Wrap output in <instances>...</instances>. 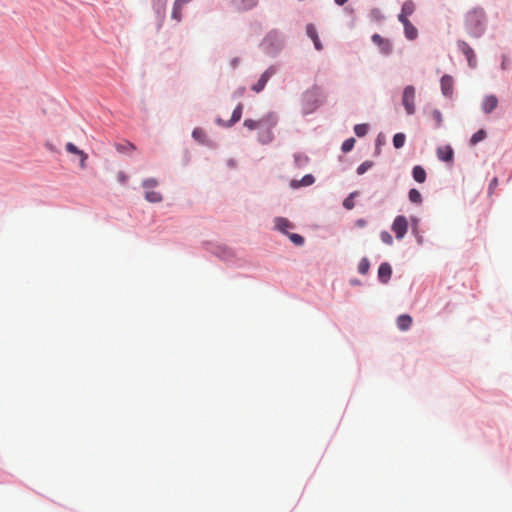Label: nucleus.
Masks as SVG:
<instances>
[{"label": "nucleus", "instance_id": "nucleus-1", "mask_svg": "<svg viewBox=\"0 0 512 512\" xmlns=\"http://www.w3.org/2000/svg\"><path fill=\"white\" fill-rule=\"evenodd\" d=\"M485 14L481 9H474L467 13L465 18L466 29L475 37H479L484 30Z\"/></svg>", "mask_w": 512, "mask_h": 512}, {"label": "nucleus", "instance_id": "nucleus-2", "mask_svg": "<svg viewBox=\"0 0 512 512\" xmlns=\"http://www.w3.org/2000/svg\"><path fill=\"white\" fill-rule=\"evenodd\" d=\"M283 46V39L279 32L270 31L261 43L262 49L270 55L277 53Z\"/></svg>", "mask_w": 512, "mask_h": 512}, {"label": "nucleus", "instance_id": "nucleus-3", "mask_svg": "<svg viewBox=\"0 0 512 512\" xmlns=\"http://www.w3.org/2000/svg\"><path fill=\"white\" fill-rule=\"evenodd\" d=\"M278 122L277 116L275 113L270 112L259 120L246 119L243 125L249 130L261 129L264 127L274 128Z\"/></svg>", "mask_w": 512, "mask_h": 512}, {"label": "nucleus", "instance_id": "nucleus-4", "mask_svg": "<svg viewBox=\"0 0 512 512\" xmlns=\"http://www.w3.org/2000/svg\"><path fill=\"white\" fill-rule=\"evenodd\" d=\"M402 103L408 115L415 113V88L412 85L404 88Z\"/></svg>", "mask_w": 512, "mask_h": 512}, {"label": "nucleus", "instance_id": "nucleus-5", "mask_svg": "<svg viewBox=\"0 0 512 512\" xmlns=\"http://www.w3.org/2000/svg\"><path fill=\"white\" fill-rule=\"evenodd\" d=\"M144 188L146 189L145 198L149 202L157 203L162 200V196L159 192L153 191L152 189L157 186V181L155 179H148L143 183Z\"/></svg>", "mask_w": 512, "mask_h": 512}, {"label": "nucleus", "instance_id": "nucleus-6", "mask_svg": "<svg viewBox=\"0 0 512 512\" xmlns=\"http://www.w3.org/2000/svg\"><path fill=\"white\" fill-rule=\"evenodd\" d=\"M408 230V222L406 217L399 215L392 223V231L395 233L397 239H402Z\"/></svg>", "mask_w": 512, "mask_h": 512}, {"label": "nucleus", "instance_id": "nucleus-7", "mask_svg": "<svg viewBox=\"0 0 512 512\" xmlns=\"http://www.w3.org/2000/svg\"><path fill=\"white\" fill-rule=\"evenodd\" d=\"M276 70L274 67H269L268 69H266L262 75L260 76L259 80L257 81V83H255L251 89L256 92V93H259L261 92L264 87L266 86L268 80L270 79L271 76H273L275 74Z\"/></svg>", "mask_w": 512, "mask_h": 512}, {"label": "nucleus", "instance_id": "nucleus-8", "mask_svg": "<svg viewBox=\"0 0 512 512\" xmlns=\"http://www.w3.org/2000/svg\"><path fill=\"white\" fill-rule=\"evenodd\" d=\"M372 41H373V43L375 45H377L379 47L380 51L383 54L388 55V54L391 53V51H392V44H391V42L388 39L383 38L379 34H374L372 36Z\"/></svg>", "mask_w": 512, "mask_h": 512}, {"label": "nucleus", "instance_id": "nucleus-9", "mask_svg": "<svg viewBox=\"0 0 512 512\" xmlns=\"http://www.w3.org/2000/svg\"><path fill=\"white\" fill-rule=\"evenodd\" d=\"M65 148L68 153L75 154L79 157V160H80L79 164L82 169L86 168V160L88 159L87 153L80 150L76 145H74L71 142H68L66 144Z\"/></svg>", "mask_w": 512, "mask_h": 512}, {"label": "nucleus", "instance_id": "nucleus-10", "mask_svg": "<svg viewBox=\"0 0 512 512\" xmlns=\"http://www.w3.org/2000/svg\"><path fill=\"white\" fill-rule=\"evenodd\" d=\"M404 26L405 37L408 40H415L418 37L417 28L409 21V19L399 20Z\"/></svg>", "mask_w": 512, "mask_h": 512}, {"label": "nucleus", "instance_id": "nucleus-11", "mask_svg": "<svg viewBox=\"0 0 512 512\" xmlns=\"http://www.w3.org/2000/svg\"><path fill=\"white\" fill-rule=\"evenodd\" d=\"M192 0H175L171 17L177 22L182 19V8L189 4Z\"/></svg>", "mask_w": 512, "mask_h": 512}, {"label": "nucleus", "instance_id": "nucleus-12", "mask_svg": "<svg viewBox=\"0 0 512 512\" xmlns=\"http://www.w3.org/2000/svg\"><path fill=\"white\" fill-rule=\"evenodd\" d=\"M441 91L445 96H451L453 93L454 81L450 75H444L440 81Z\"/></svg>", "mask_w": 512, "mask_h": 512}, {"label": "nucleus", "instance_id": "nucleus-13", "mask_svg": "<svg viewBox=\"0 0 512 512\" xmlns=\"http://www.w3.org/2000/svg\"><path fill=\"white\" fill-rule=\"evenodd\" d=\"M392 275V268L390 264L384 262L379 266L378 278L382 283H387Z\"/></svg>", "mask_w": 512, "mask_h": 512}, {"label": "nucleus", "instance_id": "nucleus-14", "mask_svg": "<svg viewBox=\"0 0 512 512\" xmlns=\"http://www.w3.org/2000/svg\"><path fill=\"white\" fill-rule=\"evenodd\" d=\"M437 156L441 161L450 162L453 159L454 152L451 146H441L437 148Z\"/></svg>", "mask_w": 512, "mask_h": 512}, {"label": "nucleus", "instance_id": "nucleus-15", "mask_svg": "<svg viewBox=\"0 0 512 512\" xmlns=\"http://www.w3.org/2000/svg\"><path fill=\"white\" fill-rule=\"evenodd\" d=\"M415 4L411 0H407L403 3L401 13L398 15V20L408 19L415 11Z\"/></svg>", "mask_w": 512, "mask_h": 512}, {"label": "nucleus", "instance_id": "nucleus-16", "mask_svg": "<svg viewBox=\"0 0 512 512\" xmlns=\"http://www.w3.org/2000/svg\"><path fill=\"white\" fill-rule=\"evenodd\" d=\"M314 181L315 178L312 174H306L300 180H292L290 185L292 188L297 189L300 187L310 186L314 183Z\"/></svg>", "mask_w": 512, "mask_h": 512}, {"label": "nucleus", "instance_id": "nucleus-17", "mask_svg": "<svg viewBox=\"0 0 512 512\" xmlns=\"http://www.w3.org/2000/svg\"><path fill=\"white\" fill-rule=\"evenodd\" d=\"M498 105V99L494 95L486 96L482 103V109L485 113H491Z\"/></svg>", "mask_w": 512, "mask_h": 512}, {"label": "nucleus", "instance_id": "nucleus-18", "mask_svg": "<svg viewBox=\"0 0 512 512\" xmlns=\"http://www.w3.org/2000/svg\"><path fill=\"white\" fill-rule=\"evenodd\" d=\"M458 46H459L460 50L463 52V54L466 56L469 65L474 66L473 61H474L475 54H474L473 49L464 41H460L458 43Z\"/></svg>", "mask_w": 512, "mask_h": 512}, {"label": "nucleus", "instance_id": "nucleus-19", "mask_svg": "<svg viewBox=\"0 0 512 512\" xmlns=\"http://www.w3.org/2000/svg\"><path fill=\"white\" fill-rule=\"evenodd\" d=\"M412 322H413L412 317L407 314L400 315L397 318V326L402 331L408 330L411 327Z\"/></svg>", "mask_w": 512, "mask_h": 512}, {"label": "nucleus", "instance_id": "nucleus-20", "mask_svg": "<svg viewBox=\"0 0 512 512\" xmlns=\"http://www.w3.org/2000/svg\"><path fill=\"white\" fill-rule=\"evenodd\" d=\"M242 112H243V105L241 103H239L233 113H232V116L230 118V120L225 124L226 127H231L233 126L235 123H237L238 121H240L241 117H242Z\"/></svg>", "mask_w": 512, "mask_h": 512}, {"label": "nucleus", "instance_id": "nucleus-21", "mask_svg": "<svg viewBox=\"0 0 512 512\" xmlns=\"http://www.w3.org/2000/svg\"><path fill=\"white\" fill-rule=\"evenodd\" d=\"M261 130L262 131L259 133V141L262 144L270 143L274 138L272 128L264 127V128H261Z\"/></svg>", "mask_w": 512, "mask_h": 512}, {"label": "nucleus", "instance_id": "nucleus-22", "mask_svg": "<svg viewBox=\"0 0 512 512\" xmlns=\"http://www.w3.org/2000/svg\"><path fill=\"white\" fill-rule=\"evenodd\" d=\"M413 178L418 183H424L426 181V171L420 165H417L412 170Z\"/></svg>", "mask_w": 512, "mask_h": 512}, {"label": "nucleus", "instance_id": "nucleus-23", "mask_svg": "<svg viewBox=\"0 0 512 512\" xmlns=\"http://www.w3.org/2000/svg\"><path fill=\"white\" fill-rule=\"evenodd\" d=\"M275 226L279 231L285 234H288V229L293 228V225L290 221H288L286 218L281 217L275 219Z\"/></svg>", "mask_w": 512, "mask_h": 512}, {"label": "nucleus", "instance_id": "nucleus-24", "mask_svg": "<svg viewBox=\"0 0 512 512\" xmlns=\"http://www.w3.org/2000/svg\"><path fill=\"white\" fill-rule=\"evenodd\" d=\"M236 7L240 10H247L254 7L257 0H234Z\"/></svg>", "mask_w": 512, "mask_h": 512}, {"label": "nucleus", "instance_id": "nucleus-25", "mask_svg": "<svg viewBox=\"0 0 512 512\" xmlns=\"http://www.w3.org/2000/svg\"><path fill=\"white\" fill-rule=\"evenodd\" d=\"M408 197L412 203L420 204L422 202V195L417 189H411Z\"/></svg>", "mask_w": 512, "mask_h": 512}, {"label": "nucleus", "instance_id": "nucleus-26", "mask_svg": "<svg viewBox=\"0 0 512 512\" xmlns=\"http://www.w3.org/2000/svg\"><path fill=\"white\" fill-rule=\"evenodd\" d=\"M405 135L403 133H397L393 137V145L396 149L403 147L405 143Z\"/></svg>", "mask_w": 512, "mask_h": 512}, {"label": "nucleus", "instance_id": "nucleus-27", "mask_svg": "<svg viewBox=\"0 0 512 512\" xmlns=\"http://www.w3.org/2000/svg\"><path fill=\"white\" fill-rule=\"evenodd\" d=\"M369 126L367 124H357L354 126V132L358 137H363L368 133Z\"/></svg>", "mask_w": 512, "mask_h": 512}, {"label": "nucleus", "instance_id": "nucleus-28", "mask_svg": "<svg viewBox=\"0 0 512 512\" xmlns=\"http://www.w3.org/2000/svg\"><path fill=\"white\" fill-rule=\"evenodd\" d=\"M486 137V132L484 130H479L476 133L473 134V136L470 139V143L472 145L477 144L478 142L484 140Z\"/></svg>", "mask_w": 512, "mask_h": 512}, {"label": "nucleus", "instance_id": "nucleus-29", "mask_svg": "<svg viewBox=\"0 0 512 512\" xmlns=\"http://www.w3.org/2000/svg\"><path fill=\"white\" fill-rule=\"evenodd\" d=\"M357 195V192H352L350 193V195L343 201V206L348 209V210H351L354 208L355 206V203H354V197Z\"/></svg>", "mask_w": 512, "mask_h": 512}, {"label": "nucleus", "instance_id": "nucleus-30", "mask_svg": "<svg viewBox=\"0 0 512 512\" xmlns=\"http://www.w3.org/2000/svg\"><path fill=\"white\" fill-rule=\"evenodd\" d=\"M370 264L367 258H363L360 260L358 264V272L362 275H365L369 270Z\"/></svg>", "mask_w": 512, "mask_h": 512}, {"label": "nucleus", "instance_id": "nucleus-31", "mask_svg": "<svg viewBox=\"0 0 512 512\" xmlns=\"http://www.w3.org/2000/svg\"><path fill=\"white\" fill-rule=\"evenodd\" d=\"M431 117L433 118V120L435 122V127L439 128L442 125V122H443V118H442L441 112L439 110L435 109V110L432 111Z\"/></svg>", "mask_w": 512, "mask_h": 512}, {"label": "nucleus", "instance_id": "nucleus-32", "mask_svg": "<svg viewBox=\"0 0 512 512\" xmlns=\"http://www.w3.org/2000/svg\"><path fill=\"white\" fill-rule=\"evenodd\" d=\"M306 33L308 37L311 38L312 41L317 40L319 38L317 30L313 24H308L306 26Z\"/></svg>", "mask_w": 512, "mask_h": 512}, {"label": "nucleus", "instance_id": "nucleus-33", "mask_svg": "<svg viewBox=\"0 0 512 512\" xmlns=\"http://www.w3.org/2000/svg\"><path fill=\"white\" fill-rule=\"evenodd\" d=\"M354 144H355V139L354 138H348L346 139L343 144H342V147H341V150L346 153V152H349L353 149L354 147Z\"/></svg>", "mask_w": 512, "mask_h": 512}, {"label": "nucleus", "instance_id": "nucleus-34", "mask_svg": "<svg viewBox=\"0 0 512 512\" xmlns=\"http://www.w3.org/2000/svg\"><path fill=\"white\" fill-rule=\"evenodd\" d=\"M373 166V162L372 161H364L361 165L358 166L357 168V174L358 175H362L364 174L367 170H369L371 167Z\"/></svg>", "mask_w": 512, "mask_h": 512}, {"label": "nucleus", "instance_id": "nucleus-35", "mask_svg": "<svg viewBox=\"0 0 512 512\" xmlns=\"http://www.w3.org/2000/svg\"><path fill=\"white\" fill-rule=\"evenodd\" d=\"M290 240L295 244V245H302L304 243V238L299 235V234H295V233H292V234H288Z\"/></svg>", "mask_w": 512, "mask_h": 512}, {"label": "nucleus", "instance_id": "nucleus-36", "mask_svg": "<svg viewBox=\"0 0 512 512\" xmlns=\"http://www.w3.org/2000/svg\"><path fill=\"white\" fill-rule=\"evenodd\" d=\"M380 238L387 245L393 244V238H392L391 234L387 231H382L380 234Z\"/></svg>", "mask_w": 512, "mask_h": 512}, {"label": "nucleus", "instance_id": "nucleus-37", "mask_svg": "<svg viewBox=\"0 0 512 512\" xmlns=\"http://www.w3.org/2000/svg\"><path fill=\"white\" fill-rule=\"evenodd\" d=\"M193 137L197 140H201L202 137L204 136V132L199 129V128H196L194 129L193 133H192Z\"/></svg>", "mask_w": 512, "mask_h": 512}, {"label": "nucleus", "instance_id": "nucleus-38", "mask_svg": "<svg viewBox=\"0 0 512 512\" xmlns=\"http://www.w3.org/2000/svg\"><path fill=\"white\" fill-rule=\"evenodd\" d=\"M240 63V58L238 57H234L231 61H230V66L232 69H236L238 67Z\"/></svg>", "mask_w": 512, "mask_h": 512}, {"label": "nucleus", "instance_id": "nucleus-39", "mask_svg": "<svg viewBox=\"0 0 512 512\" xmlns=\"http://www.w3.org/2000/svg\"><path fill=\"white\" fill-rule=\"evenodd\" d=\"M117 181L120 183V184H124L125 181H126V175L124 172H119L118 175H117Z\"/></svg>", "mask_w": 512, "mask_h": 512}, {"label": "nucleus", "instance_id": "nucleus-40", "mask_svg": "<svg viewBox=\"0 0 512 512\" xmlns=\"http://www.w3.org/2000/svg\"><path fill=\"white\" fill-rule=\"evenodd\" d=\"M313 43H314L315 48L318 51L322 50L323 46H322V43L320 42L319 38L317 40H314Z\"/></svg>", "mask_w": 512, "mask_h": 512}, {"label": "nucleus", "instance_id": "nucleus-41", "mask_svg": "<svg viewBox=\"0 0 512 512\" xmlns=\"http://www.w3.org/2000/svg\"><path fill=\"white\" fill-rule=\"evenodd\" d=\"M356 225L358 227H364L366 225V221L364 219H359L356 221Z\"/></svg>", "mask_w": 512, "mask_h": 512}, {"label": "nucleus", "instance_id": "nucleus-42", "mask_svg": "<svg viewBox=\"0 0 512 512\" xmlns=\"http://www.w3.org/2000/svg\"><path fill=\"white\" fill-rule=\"evenodd\" d=\"M348 0H335V3L339 6L344 5Z\"/></svg>", "mask_w": 512, "mask_h": 512}, {"label": "nucleus", "instance_id": "nucleus-43", "mask_svg": "<svg viewBox=\"0 0 512 512\" xmlns=\"http://www.w3.org/2000/svg\"><path fill=\"white\" fill-rule=\"evenodd\" d=\"M497 185V178H494L491 183H490V187H494Z\"/></svg>", "mask_w": 512, "mask_h": 512}]
</instances>
